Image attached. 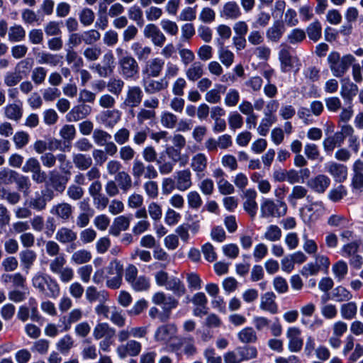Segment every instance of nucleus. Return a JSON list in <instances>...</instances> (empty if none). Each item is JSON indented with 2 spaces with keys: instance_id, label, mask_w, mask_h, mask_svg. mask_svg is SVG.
<instances>
[{
  "instance_id": "nucleus-1",
  "label": "nucleus",
  "mask_w": 363,
  "mask_h": 363,
  "mask_svg": "<svg viewBox=\"0 0 363 363\" xmlns=\"http://www.w3.org/2000/svg\"><path fill=\"white\" fill-rule=\"evenodd\" d=\"M327 60L333 74L336 77H343L355 61L352 55L348 54L341 57L337 52H331Z\"/></svg>"
},
{
  "instance_id": "nucleus-2",
  "label": "nucleus",
  "mask_w": 363,
  "mask_h": 363,
  "mask_svg": "<svg viewBox=\"0 0 363 363\" xmlns=\"http://www.w3.org/2000/svg\"><path fill=\"white\" fill-rule=\"evenodd\" d=\"M32 284L39 292L46 294L50 298H55L60 295L59 284L48 275L37 273L32 278Z\"/></svg>"
},
{
  "instance_id": "nucleus-3",
  "label": "nucleus",
  "mask_w": 363,
  "mask_h": 363,
  "mask_svg": "<svg viewBox=\"0 0 363 363\" xmlns=\"http://www.w3.org/2000/svg\"><path fill=\"white\" fill-rule=\"evenodd\" d=\"M286 212V203L279 200L274 201L270 199H264L260 205L262 218H281L285 216Z\"/></svg>"
},
{
  "instance_id": "nucleus-4",
  "label": "nucleus",
  "mask_w": 363,
  "mask_h": 363,
  "mask_svg": "<svg viewBox=\"0 0 363 363\" xmlns=\"http://www.w3.org/2000/svg\"><path fill=\"white\" fill-rule=\"evenodd\" d=\"M123 272V265L121 262L112 260L106 267V286L111 289H119L122 284Z\"/></svg>"
},
{
  "instance_id": "nucleus-5",
  "label": "nucleus",
  "mask_w": 363,
  "mask_h": 363,
  "mask_svg": "<svg viewBox=\"0 0 363 363\" xmlns=\"http://www.w3.org/2000/svg\"><path fill=\"white\" fill-rule=\"evenodd\" d=\"M118 71L125 79H135L139 73V65L135 58L130 55L118 59Z\"/></svg>"
},
{
  "instance_id": "nucleus-6",
  "label": "nucleus",
  "mask_w": 363,
  "mask_h": 363,
  "mask_svg": "<svg viewBox=\"0 0 363 363\" xmlns=\"http://www.w3.org/2000/svg\"><path fill=\"white\" fill-rule=\"evenodd\" d=\"M325 210L323 203L317 201L302 207L300 210V214L304 223L310 225L318 220L324 213Z\"/></svg>"
},
{
  "instance_id": "nucleus-7",
  "label": "nucleus",
  "mask_w": 363,
  "mask_h": 363,
  "mask_svg": "<svg viewBox=\"0 0 363 363\" xmlns=\"http://www.w3.org/2000/svg\"><path fill=\"white\" fill-rule=\"evenodd\" d=\"M25 173H32V179L38 184L43 183L46 179V174L41 169L40 162L35 157H29L22 167Z\"/></svg>"
},
{
  "instance_id": "nucleus-8",
  "label": "nucleus",
  "mask_w": 363,
  "mask_h": 363,
  "mask_svg": "<svg viewBox=\"0 0 363 363\" xmlns=\"http://www.w3.org/2000/svg\"><path fill=\"white\" fill-rule=\"evenodd\" d=\"M143 91L139 86H128L122 105L127 108L138 107L143 101Z\"/></svg>"
},
{
  "instance_id": "nucleus-9",
  "label": "nucleus",
  "mask_w": 363,
  "mask_h": 363,
  "mask_svg": "<svg viewBox=\"0 0 363 363\" xmlns=\"http://www.w3.org/2000/svg\"><path fill=\"white\" fill-rule=\"evenodd\" d=\"M279 60L281 63V69L283 72H288L296 68L297 72L301 67V63L298 57H293L290 51L286 48H282L279 52Z\"/></svg>"
},
{
  "instance_id": "nucleus-10",
  "label": "nucleus",
  "mask_w": 363,
  "mask_h": 363,
  "mask_svg": "<svg viewBox=\"0 0 363 363\" xmlns=\"http://www.w3.org/2000/svg\"><path fill=\"white\" fill-rule=\"evenodd\" d=\"M164 60L160 57L152 58L147 60L144 65L142 74L144 78H155L159 77L164 68Z\"/></svg>"
},
{
  "instance_id": "nucleus-11",
  "label": "nucleus",
  "mask_w": 363,
  "mask_h": 363,
  "mask_svg": "<svg viewBox=\"0 0 363 363\" xmlns=\"http://www.w3.org/2000/svg\"><path fill=\"white\" fill-rule=\"evenodd\" d=\"M142 350V345L140 342L130 340L126 343L118 346L116 352L121 359H125L127 357H137Z\"/></svg>"
},
{
  "instance_id": "nucleus-12",
  "label": "nucleus",
  "mask_w": 363,
  "mask_h": 363,
  "mask_svg": "<svg viewBox=\"0 0 363 363\" xmlns=\"http://www.w3.org/2000/svg\"><path fill=\"white\" fill-rule=\"evenodd\" d=\"M143 35L145 38L150 39L155 46L160 48L164 45L167 40L164 34L153 23H149L145 26Z\"/></svg>"
},
{
  "instance_id": "nucleus-13",
  "label": "nucleus",
  "mask_w": 363,
  "mask_h": 363,
  "mask_svg": "<svg viewBox=\"0 0 363 363\" xmlns=\"http://www.w3.org/2000/svg\"><path fill=\"white\" fill-rule=\"evenodd\" d=\"M152 301L155 305L161 306L164 312L168 314L178 305L177 299L171 296H167L163 292L155 293L152 298Z\"/></svg>"
},
{
  "instance_id": "nucleus-14",
  "label": "nucleus",
  "mask_w": 363,
  "mask_h": 363,
  "mask_svg": "<svg viewBox=\"0 0 363 363\" xmlns=\"http://www.w3.org/2000/svg\"><path fill=\"white\" fill-rule=\"evenodd\" d=\"M301 331L296 327L289 328L286 331V337L289 339L288 347L291 352H299L303 344V339L300 337Z\"/></svg>"
},
{
  "instance_id": "nucleus-15",
  "label": "nucleus",
  "mask_w": 363,
  "mask_h": 363,
  "mask_svg": "<svg viewBox=\"0 0 363 363\" xmlns=\"http://www.w3.org/2000/svg\"><path fill=\"white\" fill-rule=\"evenodd\" d=\"M330 179L325 174H318L307 182L311 189L318 194H323L330 185Z\"/></svg>"
},
{
  "instance_id": "nucleus-16",
  "label": "nucleus",
  "mask_w": 363,
  "mask_h": 363,
  "mask_svg": "<svg viewBox=\"0 0 363 363\" xmlns=\"http://www.w3.org/2000/svg\"><path fill=\"white\" fill-rule=\"evenodd\" d=\"M50 213L63 221H67L72 218L73 207L68 203L62 202L53 205L50 208Z\"/></svg>"
},
{
  "instance_id": "nucleus-17",
  "label": "nucleus",
  "mask_w": 363,
  "mask_h": 363,
  "mask_svg": "<svg viewBox=\"0 0 363 363\" xmlns=\"http://www.w3.org/2000/svg\"><path fill=\"white\" fill-rule=\"evenodd\" d=\"M69 179V176H64L58 172L51 171L49 172L50 186L55 191L60 194L65 190Z\"/></svg>"
},
{
  "instance_id": "nucleus-18",
  "label": "nucleus",
  "mask_w": 363,
  "mask_h": 363,
  "mask_svg": "<svg viewBox=\"0 0 363 363\" xmlns=\"http://www.w3.org/2000/svg\"><path fill=\"white\" fill-rule=\"evenodd\" d=\"M276 295L274 292L269 291L262 295L260 298L259 308L267 311L271 314L278 313V305L276 303Z\"/></svg>"
},
{
  "instance_id": "nucleus-19",
  "label": "nucleus",
  "mask_w": 363,
  "mask_h": 363,
  "mask_svg": "<svg viewBox=\"0 0 363 363\" xmlns=\"http://www.w3.org/2000/svg\"><path fill=\"white\" fill-rule=\"evenodd\" d=\"M176 187L180 191H185L192 186L191 173L189 169L176 172Z\"/></svg>"
},
{
  "instance_id": "nucleus-20",
  "label": "nucleus",
  "mask_w": 363,
  "mask_h": 363,
  "mask_svg": "<svg viewBox=\"0 0 363 363\" xmlns=\"http://www.w3.org/2000/svg\"><path fill=\"white\" fill-rule=\"evenodd\" d=\"M220 13L225 19L236 20L241 16L242 11L235 1H229L223 5Z\"/></svg>"
},
{
  "instance_id": "nucleus-21",
  "label": "nucleus",
  "mask_w": 363,
  "mask_h": 363,
  "mask_svg": "<svg viewBox=\"0 0 363 363\" xmlns=\"http://www.w3.org/2000/svg\"><path fill=\"white\" fill-rule=\"evenodd\" d=\"M177 331V329L175 325H164L157 329L155 338L157 341L167 342L176 335Z\"/></svg>"
},
{
  "instance_id": "nucleus-22",
  "label": "nucleus",
  "mask_w": 363,
  "mask_h": 363,
  "mask_svg": "<svg viewBox=\"0 0 363 363\" xmlns=\"http://www.w3.org/2000/svg\"><path fill=\"white\" fill-rule=\"evenodd\" d=\"M108 293L105 290L98 291L94 286H88L85 290V297L89 303L99 301L105 303L108 299Z\"/></svg>"
},
{
  "instance_id": "nucleus-23",
  "label": "nucleus",
  "mask_w": 363,
  "mask_h": 363,
  "mask_svg": "<svg viewBox=\"0 0 363 363\" xmlns=\"http://www.w3.org/2000/svg\"><path fill=\"white\" fill-rule=\"evenodd\" d=\"M97 118L106 127L112 128L120 121L121 114L118 110H106L101 112Z\"/></svg>"
},
{
  "instance_id": "nucleus-24",
  "label": "nucleus",
  "mask_w": 363,
  "mask_h": 363,
  "mask_svg": "<svg viewBox=\"0 0 363 363\" xmlns=\"http://www.w3.org/2000/svg\"><path fill=\"white\" fill-rule=\"evenodd\" d=\"M143 82L145 91L148 94H153L164 90L169 85V82L164 78L160 80L150 79L147 82H145L144 78Z\"/></svg>"
},
{
  "instance_id": "nucleus-25",
  "label": "nucleus",
  "mask_w": 363,
  "mask_h": 363,
  "mask_svg": "<svg viewBox=\"0 0 363 363\" xmlns=\"http://www.w3.org/2000/svg\"><path fill=\"white\" fill-rule=\"evenodd\" d=\"M77 238V233L67 227L59 228L55 234V240L62 245L73 243Z\"/></svg>"
},
{
  "instance_id": "nucleus-26",
  "label": "nucleus",
  "mask_w": 363,
  "mask_h": 363,
  "mask_svg": "<svg viewBox=\"0 0 363 363\" xmlns=\"http://www.w3.org/2000/svg\"><path fill=\"white\" fill-rule=\"evenodd\" d=\"M130 49L139 61L147 60L152 54V48L144 45L140 42H134L130 45Z\"/></svg>"
},
{
  "instance_id": "nucleus-27",
  "label": "nucleus",
  "mask_w": 363,
  "mask_h": 363,
  "mask_svg": "<svg viewBox=\"0 0 363 363\" xmlns=\"http://www.w3.org/2000/svg\"><path fill=\"white\" fill-rule=\"evenodd\" d=\"M284 32V25L280 21H276L266 32V35L269 41L277 43Z\"/></svg>"
},
{
  "instance_id": "nucleus-28",
  "label": "nucleus",
  "mask_w": 363,
  "mask_h": 363,
  "mask_svg": "<svg viewBox=\"0 0 363 363\" xmlns=\"http://www.w3.org/2000/svg\"><path fill=\"white\" fill-rule=\"evenodd\" d=\"M91 108L84 104L74 106L68 114L69 121H78L90 114Z\"/></svg>"
},
{
  "instance_id": "nucleus-29",
  "label": "nucleus",
  "mask_w": 363,
  "mask_h": 363,
  "mask_svg": "<svg viewBox=\"0 0 363 363\" xmlns=\"http://www.w3.org/2000/svg\"><path fill=\"white\" fill-rule=\"evenodd\" d=\"M72 162L75 167L81 171H85L92 167V158L82 153L73 154Z\"/></svg>"
},
{
  "instance_id": "nucleus-30",
  "label": "nucleus",
  "mask_w": 363,
  "mask_h": 363,
  "mask_svg": "<svg viewBox=\"0 0 363 363\" xmlns=\"http://www.w3.org/2000/svg\"><path fill=\"white\" fill-rule=\"evenodd\" d=\"M328 172L335 178V181L342 182L347 176V167L341 164L332 162L328 165Z\"/></svg>"
},
{
  "instance_id": "nucleus-31",
  "label": "nucleus",
  "mask_w": 363,
  "mask_h": 363,
  "mask_svg": "<svg viewBox=\"0 0 363 363\" xmlns=\"http://www.w3.org/2000/svg\"><path fill=\"white\" fill-rule=\"evenodd\" d=\"M208 160L203 153L195 155L191 161V167L197 176H200L207 167Z\"/></svg>"
},
{
  "instance_id": "nucleus-32",
  "label": "nucleus",
  "mask_w": 363,
  "mask_h": 363,
  "mask_svg": "<svg viewBox=\"0 0 363 363\" xmlns=\"http://www.w3.org/2000/svg\"><path fill=\"white\" fill-rule=\"evenodd\" d=\"M36 56L38 63L40 65H48L51 67H56L61 61L60 55L48 52H40Z\"/></svg>"
},
{
  "instance_id": "nucleus-33",
  "label": "nucleus",
  "mask_w": 363,
  "mask_h": 363,
  "mask_svg": "<svg viewBox=\"0 0 363 363\" xmlns=\"http://www.w3.org/2000/svg\"><path fill=\"white\" fill-rule=\"evenodd\" d=\"M185 74L189 81L196 82L204 74L203 65L200 62H194L186 70Z\"/></svg>"
},
{
  "instance_id": "nucleus-34",
  "label": "nucleus",
  "mask_w": 363,
  "mask_h": 363,
  "mask_svg": "<svg viewBox=\"0 0 363 363\" xmlns=\"http://www.w3.org/2000/svg\"><path fill=\"white\" fill-rule=\"evenodd\" d=\"M238 338L243 344H253L257 341L256 331L252 327H246L238 333Z\"/></svg>"
},
{
  "instance_id": "nucleus-35",
  "label": "nucleus",
  "mask_w": 363,
  "mask_h": 363,
  "mask_svg": "<svg viewBox=\"0 0 363 363\" xmlns=\"http://www.w3.org/2000/svg\"><path fill=\"white\" fill-rule=\"evenodd\" d=\"M114 334V329L111 328L109 325L106 323H98L93 330V336L96 340L103 337L111 338Z\"/></svg>"
},
{
  "instance_id": "nucleus-36",
  "label": "nucleus",
  "mask_w": 363,
  "mask_h": 363,
  "mask_svg": "<svg viewBox=\"0 0 363 363\" xmlns=\"http://www.w3.org/2000/svg\"><path fill=\"white\" fill-rule=\"evenodd\" d=\"M226 90V86L220 84L215 85V88L208 91L205 94V100L210 104H217L220 101L221 94Z\"/></svg>"
},
{
  "instance_id": "nucleus-37",
  "label": "nucleus",
  "mask_w": 363,
  "mask_h": 363,
  "mask_svg": "<svg viewBox=\"0 0 363 363\" xmlns=\"http://www.w3.org/2000/svg\"><path fill=\"white\" fill-rule=\"evenodd\" d=\"M37 257L36 253L31 250H25L19 253V258L23 269L28 271Z\"/></svg>"
},
{
  "instance_id": "nucleus-38",
  "label": "nucleus",
  "mask_w": 363,
  "mask_h": 363,
  "mask_svg": "<svg viewBox=\"0 0 363 363\" xmlns=\"http://www.w3.org/2000/svg\"><path fill=\"white\" fill-rule=\"evenodd\" d=\"M82 311L81 309L74 308L69 313L67 316L62 317V322L64 325L63 330H69L74 323L81 320L82 318Z\"/></svg>"
},
{
  "instance_id": "nucleus-39",
  "label": "nucleus",
  "mask_w": 363,
  "mask_h": 363,
  "mask_svg": "<svg viewBox=\"0 0 363 363\" xmlns=\"http://www.w3.org/2000/svg\"><path fill=\"white\" fill-rule=\"evenodd\" d=\"M277 121L275 115L271 113H264V117L262 119L257 128V132L260 135H267L269 128Z\"/></svg>"
},
{
  "instance_id": "nucleus-40",
  "label": "nucleus",
  "mask_w": 363,
  "mask_h": 363,
  "mask_svg": "<svg viewBox=\"0 0 363 363\" xmlns=\"http://www.w3.org/2000/svg\"><path fill=\"white\" fill-rule=\"evenodd\" d=\"M115 179L118 183V186L123 191V192L126 193L132 188V179L126 172H119L116 175Z\"/></svg>"
},
{
  "instance_id": "nucleus-41",
  "label": "nucleus",
  "mask_w": 363,
  "mask_h": 363,
  "mask_svg": "<svg viewBox=\"0 0 363 363\" xmlns=\"http://www.w3.org/2000/svg\"><path fill=\"white\" fill-rule=\"evenodd\" d=\"M4 114L7 118L18 121L23 116V108L16 104H10L4 107Z\"/></svg>"
},
{
  "instance_id": "nucleus-42",
  "label": "nucleus",
  "mask_w": 363,
  "mask_h": 363,
  "mask_svg": "<svg viewBox=\"0 0 363 363\" xmlns=\"http://www.w3.org/2000/svg\"><path fill=\"white\" fill-rule=\"evenodd\" d=\"M92 258L90 251L81 249L75 251L71 256V262L75 264H84L89 262Z\"/></svg>"
},
{
  "instance_id": "nucleus-43",
  "label": "nucleus",
  "mask_w": 363,
  "mask_h": 363,
  "mask_svg": "<svg viewBox=\"0 0 363 363\" xmlns=\"http://www.w3.org/2000/svg\"><path fill=\"white\" fill-rule=\"evenodd\" d=\"M26 30L21 25H14L9 29L8 38L11 42H20L25 39Z\"/></svg>"
},
{
  "instance_id": "nucleus-44",
  "label": "nucleus",
  "mask_w": 363,
  "mask_h": 363,
  "mask_svg": "<svg viewBox=\"0 0 363 363\" xmlns=\"http://www.w3.org/2000/svg\"><path fill=\"white\" fill-rule=\"evenodd\" d=\"M33 65V60L30 58H26L18 62L16 64L14 70L23 79L28 75L32 69Z\"/></svg>"
},
{
  "instance_id": "nucleus-45",
  "label": "nucleus",
  "mask_w": 363,
  "mask_h": 363,
  "mask_svg": "<svg viewBox=\"0 0 363 363\" xmlns=\"http://www.w3.org/2000/svg\"><path fill=\"white\" fill-rule=\"evenodd\" d=\"M342 137L336 132L333 136L326 138L323 141V147L326 152H332L335 147H340L343 143Z\"/></svg>"
},
{
  "instance_id": "nucleus-46",
  "label": "nucleus",
  "mask_w": 363,
  "mask_h": 363,
  "mask_svg": "<svg viewBox=\"0 0 363 363\" xmlns=\"http://www.w3.org/2000/svg\"><path fill=\"white\" fill-rule=\"evenodd\" d=\"M218 59L221 63L226 67H230L235 58L234 53L227 48L221 46L218 51Z\"/></svg>"
},
{
  "instance_id": "nucleus-47",
  "label": "nucleus",
  "mask_w": 363,
  "mask_h": 363,
  "mask_svg": "<svg viewBox=\"0 0 363 363\" xmlns=\"http://www.w3.org/2000/svg\"><path fill=\"white\" fill-rule=\"evenodd\" d=\"M13 182L16 184L17 189L22 191L25 195H28L29 194L31 183L28 177L20 175L16 172V174L13 177Z\"/></svg>"
},
{
  "instance_id": "nucleus-48",
  "label": "nucleus",
  "mask_w": 363,
  "mask_h": 363,
  "mask_svg": "<svg viewBox=\"0 0 363 363\" xmlns=\"http://www.w3.org/2000/svg\"><path fill=\"white\" fill-rule=\"evenodd\" d=\"M238 350L239 356L242 359V362L249 361L257 358L258 352L255 347L253 346H242L237 348Z\"/></svg>"
},
{
  "instance_id": "nucleus-49",
  "label": "nucleus",
  "mask_w": 363,
  "mask_h": 363,
  "mask_svg": "<svg viewBox=\"0 0 363 363\" xmlns=\"http://www.w3.org/2000/svg\"><path fill=\"white\" fill-rule=\"evenodd\" d=\"M357 312V306L354 302L344 303L340 307L341 316L346 320L355 318Z\"/></svg>"
},
{
  "instance_id": "nucleus-50",
  "label": "nucleus",
  "mask_w": 363,
  "mask_h": 363,
  "mask_svg": "<svg viewBox=\"0 0 363 363\" xmlns=\"http://www.w3.org/2000/svg\"><path fill=\"white\" fill-rule=\"evenodd\" d=\"M74 340L69 335H65L56 344V347L62 354H67L74 347Z\"/></svg>"
},
{
  "instance_id": "nucleus-51",
  "label": "nucleus",
  "mask_w": 363,
  "mask_h": 363,
  "mask_svg": "<svg viewBox=\"0 0 363 363\" xmlns=\"http://www.w3.org/2000/svg\"><path fill=\"white\" fill-rule=\"evenodd\" d=\"M308 193L306 187L300 185L293 186L291 194L288 196V201L291 203H296L297 200L303 199Z\"/></svg>"
},
{
  "instance_id": "nucleus-52",
  "label": "nucleus",
  "mask_w": 363,
  "mask_h": 363,
  "mask_svg": "<svg viewBox=\"0 0 363 363\" xmlns=\"http://www.w3.org/2000/svg\"><path fill=\"white\" fill-rule=\"evenodd\" d=\"M308 38L316 42L318 41L322 34V26L318 21L311 23L306 28Z\"/></svg>"
},
{
  "instance_id": "nucleus-53",
  "label": "nucleus",
  "mask_w": 363,
  "mask_h": 363,
  "mask_svg": "<svg viewBox=\"0 0 363 363\" xmlns=\"http://www.w3.org/2000/svg\"><path fill=\"white\" fill-rule=\"evenodd\" d=\"M306 38V33L303 29L294 28L287 35L286 40L289 44L295 45L301 43Z\"/></svg>"
},
{
  "instance_id": "nucleus-54",
  "label": "nucleus",
  "mask_w": 363,
  "mask_h": 363,
  "mask_svg": "<svg viewBox=\"0 0 363 363\" xmlns=\"http://www.w3.org/2000/svg\"><path fill=\"white\" fill-rule=\"evenodd\" d=\"M333 298L338 301H348L352 298V294L346 288L339 286L333 291Z\"/></svg>"
},
{
  "instance_id": "nucleus-55",
  "label": "nucleus",
  "mask_w": 363,
  "mask_h": 363,
  "mask_svg": "<svg viewBox=\"0 0 363 363\" xmlns=\"http://www.w3.org/2000/svg\"><path fill=\"white\" fill-rule=\"evenodd\" d=\"M181 344L184 345V353L189 357L195 355L198 350L194 343V339L188 336L181 340Z\"/></svg>"
},
{
  "instance_id": "nucleus-56",
  "label": "nucleus",
  "mask_w": 363,
  "mask_h": 363,
  "mask_svg": "<svg viewBox=\"0 0 363 363\" xmlns=\"http://www.w3.org/2000/svg\"><path fill=\"white\" fill-rule=\"evenodd\" d=\"M48 71L43 67H36L31 72V79L33 83L38 86L43 84L47 77Z\"/></svg>"
},
{
  "instance_id": "nucleus-57",
  "label": "nucleus",
  "mask_w": 363,
  "mask_h": 363,
  "mask_svg": "<svg viewBox=\"0 0 363 363\" xmlns=\"http://www.w3.org/2000/svg\"><path fill=\"white\" fill-rule=\"evenodd\" d=\"M125 83L120 78H111L107 83V88L110 93L118 96L121 94Z\"/></svg>"
},
{
  "instance_id": "nucleus-58",
  "label": "nucleus",
  "mask_w": 363,
  "mask_h": 363,
  "mask_svg": "<svg viewBox=\"0 0 363 363\" xmlns=\"http://www.w3.org/2000/svg\"><path fill=\"white\" fill-rule=\"evenodd\" d=\"M281 230L276 225H270L267 228L264 238L271 242H276L281 238Z\"/></svg>"
},
{
  "instance_id": "nucleus-59",
  "label": "nucleus",
  "mask_w": 363,
  "mask_h": 363,
  "mask_svg": "<svg viewBox=\"0 0 363 363\" xmlns=\"http://www.w3.org/2000/svg\"><path fill=\"white\" fill-rule=\"evenodd\" d=\"M357 92V86L353 83H349L342 86L340 95L344 99L347 100L350 103Z\"/></svg>"
},
{
  "instance_id": "nucleus-60",
  "label": "nucleus",
  "mask_w": 363,
  "mask_h": 363,
  "mask_svg": "<svg viewBox=\"0 0 363 363\" xmlns=\"http://www.w3.org/2000/svg\"><path fill=\"white\" fill-rule=\"evenodd\" d=\"M186 200L189 208L197 210L203 203L200 194L196 191H191L186 195Z\"/></svg>"
},
{
  "instance_id": "nucleus-61",
  "label": "nucleus",
  "mask_w": 363,
  "mask_h": 363,
  "mask_svg": "<svg viewBox=\"0 0 363 363\" xmlns=\"http://www.w3.org/2000/svg\"><path fill=\"white\" fill-rule=\"evenodd\" d=\"M166 288L179 296L184 295L186 292L184 284L177 278L170 279L166 284Z\"/></svg>"
},
{
  "instance_id": "nucleus-62",
  "label": "nucleus",
  "mask_w": 363,
  "mask_h": 363,
  "mask_svg": "<svg viewBox=\"0 0 363 363\" xmlns=\"http://www.w3.org/2000/svg\"><path fill=\"white\" fill-rule=\"evenodd\" d=\"M92 138L96 145L104 146L110 140L111 135L104 130L96 128L93 131Z\"/></svg>"
},
{
  "instance_id": "nucleus-63",
  "label": "nucleus",
  "mask_w": 363,
  "mask_h": 363,
  "mask_svg": "<svg viewBox=\"0 0 363 363\" xmlns=\"http://www.w3.org/2000/svg\"><path fill=\"white\" fill-rule=\"evenodd\" d=\"M80 23L84 26H89L91 25L95 19V14L94 11L89 8H84L79 13Z\"/></svg>"
},
{
  "instance_id": "nucleus-64",
  "label": "nucleus",
  "mask_w": 363,
  "mask_h": 363,
  "mask_svg": "<svg viewBox=\"0 0 363 363\" xmlns=\"http://www.w3.org/2000/svg\"><path fill=\"white\" fill-rule=\"evenodd\" d=\"M66 262L67 261L64 255L55 257L49 264L50 272L54 274H58L65 267Z\"/></svg>"
}]
</instances>
